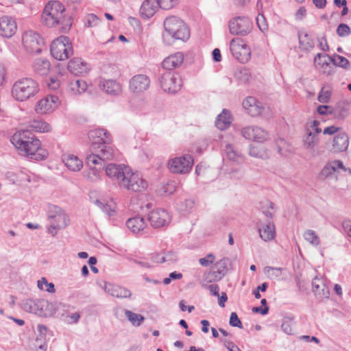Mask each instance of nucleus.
<instances>
[{
  "label": "nucleus",
  "mask_w": 351,
  "mask_h": 351,
  "mask_svg": "<svg viewBox=\"0 0 351 351\" xmlns=\"http://www.w3.org/2000/svg\"><path fill=\"white\" fill-rule=\"evenodd\" d=\"M159 7L157 0H145L140 8L141 15L145 18H150L156 12Z\"/></svg>",
  "instance_id": "nucleus-29"
},
{
  "label": "nucleus",
  "mask_w": 351,
  "mask_h": 351,
  "mask_svg": "<svg viewBox=\"0 0 351 351\" xmlns=\"http://www.w3.org/2000/svg\"><path fill=\"white\" fill-rule=\"evenodd\" d=\"M330 97V93L328 90L322 89L318 95V101L321 103H328Z\"/></svg>",
  "instance_id": "nucleus-60"
},
{
  "label": "nucleus",
  "mask_w": 351,
  "mask_h": 351,
  "mask_svg": "<svg viewBox=\"0 0 351 351\" xmlns=\"http://www.w3.org/2000/svg\"><path fill=\"white\" fill-rule=\"evenodd\" d=\"M23 44L26 51L29 53H39L44 47L42 37L32 30H29L24 33Z\"/></svg>",
  "instance_id": "nucleus-12"
},
{
  "label": "nucleus",
  "mask_w": 351,
  "mask_h": 351,
  "mask_svg": "<svg viewBox=\"0 0 351 351\" xmlns=\"http://www.w3.org/2000/svg\"><path fill=\"white\" fill-rule=\"evenodd\" d=\"M344 232L351 238V221H344L342 223Z\"/></svg>",
  "instance_id": "nucleus-64"
},
{
  "label": "nucleus",
  "mask_w": 351,
  "mask_h": 351,
  "mask_svg": "<svg viewBox=\"0 0 351 351\" xmlns=\"http://www.w3.org/2000/svg\"><path fill=\"white\" fill-rule=\"evenodd\" d=\"M95 204L106 215L109 217L113 216L115 213L114 210H113L111 206L106 203L104 201H101L99 199H97L95 202Z\"/></svg>",
  "instance_id": "nucleus-47"
},
{
  "label": "nucleus",
  "mask_w": 351,
  "mask_h": 351,
  "mask_svg": "<svg viewBox=\"0 0 351 351\" xmlns=\"http://www.w3.org/2000/svg\"><path fill=\"white\" fill-rule=\"evenodd\" d=\"M281 328L282 331L289 335H293L294 333V322L292 318L291 317H285L282 319V323L281 324Z\"/></svg>",
  "instance_id": "nucleus-45"
},
{
  "label": "nucleus",
  "mask_w": 351,
  "mask_h": 351,
  "mask_svg": "<svg viewBox=\"0 0 351 351\" xmlns=\"http://www.w3.org/2000/svg\"><path fill=\"white\" fill-rule=\"evenodd\" d=\"M68 70L75 75H82L89 71V67L86 62L82 60L81 58H75L71 60L68 64Z\"/></svg>",
  "instance_id": "nucleus-22"
},
{
  "label": "nucleus",
  "mask_w": 351,
  "mask_h": 351,
  "mask_svg": "<svg viewBox=\"0 0 351 351\" xmlns=\"http://www.w3.org/2000/svg\"><path fill=\"white\" fill-rule=\"evenodd\" d=\"M229 324L230 326H232L233 327H237L239 328H243L242 323H241L240 319L239 318L237 313H235V312L231 313Z\"/></svg>",
  "instance_id": "nucleus-57"
},
{
  "label": "nucleus",
  "mask_w": 351,
  "mask_h": 351,
  "mask_svg": "<svg viewBox=\"0 0 351 351\" xmlns=\"http://www.w3.org/2000/svg\"><path fill=\"white\" fill-rule=\"evenodd\" d=\"M224 152L226 158L236 164H241L245 160V158L241 152L231 144L226 145Z\"/></svg>",
  "instance_id": "nucleus-26"
},
{
  "label": "nucleus",
  "mask_w": 351,
  "mask_h": 351,
  "mask_svg": "<svg viewBox=\"0 0 351 351\" xmlns=\"http://www.w3.org/2000/svg\"><path fill=\"white\" fill-rule=\"evenodd\" d=\"M165 33L163 40L171 45L172 41L181 40H187L190 37V31L185 23L179 18L171 16L166 18L163 23Z\"/></svg>",
  "instance_id": "nucleus-5"
},
{
  "label": "nucleus",
  "mask_w": 351,
  "mask_h": 351,
  "mask_svg": "<svg viewBox=\"0 0 351 351\" xmlns=\"http://www.w3.org/2000/svg\"><path fill=\"white\" fill-rule=\"evenodd\" d=\"M59 104L60 100L57 96L47 95L37 102L35 110L40 114L50 113L57 108Z\"/></svg>",
  "instance_id": "nucleus-18"
},
{
  "label": "nucleus",
  "mask_w": 351,
  "mask_h": 351,
  "mask_svg": "<svg viewBox=\"0 0 351 351\" xmlns=\"http://www.w3.org/2000/svg\"><path fill=\"white\" fill-rule=\"evenodd\" d=\"M258 226L259 235L263 240L267 241L274 239L276 231L273 222L269 221L262 226H261L259 224H258Z\"/></svg>",
  "instance_id": "nucleus-31"
},
{
  "label": "nucleus",
  "mask_w": 351,
  "mask_h": 351,
  "mask_svg": "<svg viewBox=\"0 0 351 351\" xmlns=\"http://www.w3.org/2000/svg\"><path fill=\"white\" fill-rule=\"evenodd\" d=\"M130 261L138 265L143 268L149 269L154 266L152 263L149 262L148 258H130Z\"/></svg>",
  "instance_id": "nucleus-53"
},
{
  "label": "nucleus",
  "mask_w": 351,
  "mask_h": 351,
  "mask_svg": "<svg viewBox=\"0 0 351 351\" xmlns=\"http://www.w3.org/2000/svg\"><path fill=\"white\" fill-rule=\"evenodd\" d=\"M87 88L86 82L82 79H73L69 82L68 90L73 95L81 94Z\"/></svg>",
  "instance_id": "nucleus-37"
},
{
  "label": "nucleus",
  "mask_w": 351,
  "mask_h": 351,
  "mask_svg": "<svg viewBox=\"0 0 351 351\" xmlns=\"http://www.w3.org/2000/svg\"><path fill=\"white\" fill-rule=\"evenodd\" d=\"M29 128L36 132H48L51 130V126L41 120H34L31 122Z\"/></svg>",
  "instance_id": "nucleus-42"
},
{
  "label": "nucleus",
  "mask_w": 351,
  "mask_h": 351,
  "mask_svg": "<svg viewBox=\"0 0 351 351\" xmlns=\"http://www.w3.org/2000/svg\"><path fill=\"white\" fill-rule=\"evenodd\" d=\"M184 61V54L177 52L166 58L162 62V66L166 71H172L180 66Z\"/></svg>",
  "instance_id": "nucleus-23"
},
{
  "label": "nucleus",
  "mask_w": 351,
  "mask_h": 351,
  "mask_svg": "<svg viewBox=\"0 0 351 351\" xmlns=\"http://www.w3.org/2000/svg\"><path fill=\"white\" fill-rule=\"evenodd\" d=\"M159 7L163 10H169L175 6L178 0H157Z\"/></svg>",
  "instance_id": "nucleus-56"
},
{
  "label": "nucleus",
  "mask_w": 351,
  "mask_h": 351,
  "mask_svg": "<svg viewBox=\"0 0 351 351\" xmlns=\"http://www.w3.org/2000/svg\"><path fill=\"white\" fill-rule=\"evenodd\" d=\"M351 33L350 27L345 23H341L337 29V34L340 37L348 36Z\"/></svg>",
  "instance_id": "nucleus-54"
},
{
  "label": "nucleus",
  "mask_w": 351,
  "mask_h": 351,
  "mask_svg": "<svg viewBox=\"0 0 351 351\" xmlns=\"http://www.w3.org/2000/svg\"><path fill=\"white\" fill-rule=\"evenodd\" d=\"M318 142L319 138L316 136V134H313V131H308L304 138L303 146L306 149L313 150Z\"/></svg>",
  "instance_id": "nucleus-38"
},
{
  "label": "nucleus",
  "mask_w": 351,
  "mask_h": 351,
  "mask_svg": "<svg viewBox=\"0 0 351 351\" xmlns=\"http://www.w3.org/2000/svg\"><path fill=\"white\" fill-rule=\"evenodd\" d=\"M12 143L21 152V154L31 160H41L48 156V152L40 147L39 139L28 130L15 133L11 138Z\"/></svg>",
  "instance_id": "nucleus-2"
},
{
  "label": "nucleus",
  "mask_w": 351,
  "mask_h": 351,
  "mask_svg": "<svg viewBox=\"0 0 351 351\" xmlns=\"http://www.w3.org/2000/svg\"><path fill=\"white\" fill-rule=\"evenodd\" d=\"M228 175L230 179L240 180L243 177L244 171L240 169H234L230 171Z\"/></svg>",
  "instance_id": "nucleus-58"
},
{
  "label": "nucleus",
  "mask_w": 351,
  "mask_h": 351,
  "mask_svg": "<svg viewBox=\"0 0 351 351\" xmlns=\"http://www.w3.org/2000/svg\"><path fill=\"white\" fill-rule=\"evenodd\" d=\"M215 257L213 254H208L206 257L199 259V263L202 266L207 267L215 261Z\"/></svg>",
  "instance_id": "nucleus-59"
},
{
  "label": "nucleus",
  "mask_w": 351,
  "mask_h": 351,
  "mask_svg": "<svg viewBox=\"0 0 351 351\" xmlns=\"http://www.w3.org/2000/svg\"><path fill=\"white\" fill-rule=\"evenodd\" d=\"M319 41V47L321 50L324 51H328L329 50V46L327 43V40L326 36H322V38H318Z\"/></svg>",
  "instance_id": "nucleus-61"
},
{
  "label": "nucleus",
  "mask_w": 351,
  "mask_h": 351,
  "mask_svg": "<svg viewBox=\"0 0 351 351\" xmlns=\"http://www.w3.org/2000/svg\"><path fill=\"white\" fill-rule=\"evenodd\" d=\"M106 176L122 189L131 192H141L147 189V183L138 173L123 164L110 163L105 165Z\"/></svg>",
  "instance_id": "nucleus-1"
},
{
  "label": "nucleus",
  "mask_w": 351,
  "mask_h": 351,
  "mask_svg": "<svg viewBox=\"0 0 351 351\" xmlns=\"http://www.w3.org/2000/svg\"><path fill=\"white\" fill-rule=\"evenodd\" d=\"M125 315L127 319L134 325L140 326L144 320V317L141 314L133 313L129 310H125Z\"/></svg>",
  "instance_id": "nucleus-44"
},
{
  "label": "nucleus",
  "mask_w": 351,
  "mask_h": 351,
  "mask_svg": "<svg viewBox=\"0 0 351 351\" xmlns=\"http://www.w3.org/2000/svg\"><path fill=\"white\" fill-rule=\"evenodd\" d=\"M243 108L252 117H256L262 114L264 106L261 102L258 101L254 97H248L243 101Z\"/></svg>",
  "instance_id": "nucleus-21"
},
{
  "label": "nucleus",
  "mask_w": 351,
  "mask_h": 351,
  "mask_svg": "<svg viewBox=\"0 0 351 351\" xmlns=\"http://www.w3.org/2000/svg\"><path fill=\"white\" fill-rule=\"evenodd\" d=\"M126 225L128 229L134 234L143 232L146 226L144 219L140 216L128 219Z\"/></svg>",
  "instance_id": "nucleus-30"
},
{
  "label": "nucleus",
  "mask_w": 351,
  "mask_h": 351,
  "mask_svg": "<svg viewBox=\"0 0 351 351\" xmlns=\"http://www.w3.org/2000/svg\"><path fill=\"white\" fill-rule=\"evenodd\" d=\"M312 291L314 294L319 298V299L328 298L329 297V289L326 285L324 280L320 283L319 285H313Z\"/></svg>",
  "instance_id": "nucleus-40"
},
{
  "label": "nucleus",
  "mask_w": 351,
  "mask_h": 351,
  "mask_svg": "<svg viewBox=\"0 0 351 351\" xmlns=\"http://www.w3.org/2000/svg\"><path fill=\"white\" fill-rule=\"evenodd\" d=\"M51 56L56 60H64L73 54V47L69 38L66 36H60L54 40L50 46Z\"/></svg>",
  "instance_id": "nucleus-9"
},
{
  "label": "nucleus",
  "mask_w": 351,
  "mask_h": 351,
  "mask_svg": "<svg viewBox=\"0 0 351 351\" xmlns=\"http://www.w3.org/2000/svg\"><path fill=\"white\" fill-rule=\"evenodd\" d=\"M254 136V138H253L254 141L263 142L268 138L269 134L266 130H263V128L258 127V126H255Z\"/></svg>",
  "instance_id": "nucleus-46"
},
{
  "label": "nucleus",
  "mask_w": 351,
  "mask_h": 351,
  "mask_svg": "<svg viewBox=\"0 0 351 351\" xmlns=\"http://www.w3.org/2000/svg\"><path fill=\"white\" fill-rule=\"evenodd\" d=\"M193 165V158L189 154L171 159L168 162L169 170L175 173H189Z\"/></svg>",
  "instance_id": "nucleus-13"
},
{
  "label": "nucleus",
  "mask_w": 351,
  "mask_h": 351,
  "mask_svg": "<svg viewBox=\"0 0 351 351\" xmlns=\"http://www.w3.org/2000/svg\"><path fill=\"white\" fill-rule=\"evenodd\" d=\"M48 220L50 225L48 232L53 236L57 234V230L65 228L69 223L70 219L65 212L59 206H53L48 212Z\"/></svg>",
  "instance_id": "nucleus-8"
},
{
  "label": "nucleus",
  "mask_w": 351,
  "mask_h": 351,
  "mask_svg": "<svg viewBox=\"0 0 351 351\" xmlns=\"http://www.w3.org/2000/svg\"><path fill=\"white\" fill-rule=\"evenodd\" d=\"M330 57L327 54H323V53H317L315 58H314V63L317 66H320L321 68L324 69V73H326L327 75H330L331 73L330 71H326L327 68L330 69V64L328 61L325 59L326 58Z\"/></svg>",
  "instance_id": "nucleus-39"
},
{
  "label": "nucleus",
  "mask_w": 351,
  "mask_h": 351,
  "mask_svg": "<svg viewBox=\"0 0 351 351\" xmlns=\"http://www.w3.org/2000/svg\"><path fill=\"white\" fill-rule=\"evenodd\" d=\"M88 138L92 142L93 149H98L96 154L89 156H97V162L105 167L106 160H111L114 155V150L110 146L112 137L110 134L104 128L92 130L88 134Z\"/></svg>",
  "instance_id": "nucleus-4"
},
{
  "label": "nucleus",
  "mask_w": 351,
  "mask_h": 351,
  "mask_svg": "<svg viewBox=\"0 0 351 351\" xmlns=\"http://www.w3.org/2000/svg\"><path fill=\"white\" fill-rule=\"evenodd\" d=\"M228 27L231 34L243 36L250 33L253 23L247 16H237L230 20Z\"/></svg>",
  "instance_id": "nucleus-10"
},
{
  "label": "nucleus",
  "mask_w": 351,
  "mask_h": 351,
  "mask_svg": "<svg viewBox=\"0 0 351 351\" xmlns=\"http://www.w3.org/2000/svg\"><path fill=\"white\" fill-rule=\"evenodd\" d=\"M39 91L38 83L30 77H23L12 85V97L18 101H25L34 97Z\"/></svg>",
  "instance_id": "nucleus-6"
},
{
  "label": "nucleus",
  "mask_w": 351,
  "mask_h": 351,
  "mask_svg": "<svg viewBox=\"0 0 351 351\" xmlns=\"http://www.w3.org/2000/svg\"><path fill=\"white\" fill-rule=\"evenodd\" d=\"M317 112L322 115L330 114L331 106L327 105L319 106L317 109Z\"/></svg>",
  "instance_id": "nucleus-62"
},
{
  "label": "nucleus",
  "mask_w": 351,
  "mask_h": 351,
  "mask_svg": "<svg viewBox=\"0 0 351 351\" xmlns=\"http://www.w3.org/2000/svg\"><path fill=\"white\" fill-rule=\"evenodd\" d=\"M223 344L229 351H241L240 348L235 346L232 341L226 340L224 341Z\"/></svg>",
  "instance_id": "nucleus-63"
},
{
  "label": "nucleus",
  "mask_w": 351,
  "mask_h": 351,
  "mask_svg": "<svg viewBox=\"0 0 351 351\" xmlns=\"http://www.w3.org/2000/svg\"><path fill=\"white\" fill-rule=\"evenodd\" d=\"M349 110V104L347 102L339 101L334 107L331 106L330 114L337 119L342 120L348 115Z\"/></svg>",
  "instance_id": "nucleus-27"
},
{
  "label": "nucleus",
  "mask_w": 351,
  "mask_h": 351,
  "mask_svg": "<svg viewBox=\"0 0 351 351\" xmlns=\"http://www.w3.org/2000/svg\"><path fill=\"white\" fill-rule=\"evenodd\" d=\"M16 24L14 20L8 16L0 18V36L5 38H11L16 31Z\"/></svg>",
  "instance_id": "nucleus-20"
},
{
  "label": "nucleus",
  "mask_w": 351,
  "mask_h": 351,
  "mask_svg": "<svg viewBox=\"0 0 351 351\" xmlns=\"http://www.w3.org/2000/svg\"><path fill=\"white\" fill-rule=\"evenodd\" d=\"M158 82L162 90L169 94L179 92L183 84L180 75L173 71H164L159 75Z\"/></svg>",
  "instance_id": "nucleus-7"
},
{
  "label": "nucleus",
  "mask_w": 351,
  "mask_h": 351,
  "mask_svg": "<svg viewBox=\"0 0 351 351\" xmlns=\"http://www.w3.org/2000/svg\"><path fill=\"white\" fill-rule=\"evenodd\" d=\"M50 62L47 59L37 58L34 60L32 68L34 71L39 75H46L50 70Z\"/></svg>",
  "instance_id": "nucleus-34"
},
{
  "label": "nucleus",
  "mask_w": 351,
  "mask_h": 351,
  "mask_svg": "<svg viewBox=\"0 0 351 351\" xmlns=\"http://www.w3.org/2000/svg\"><path fill=\"white\" fill-rule=\"evenodd\" d=\"M62 161L66 167L73 171H80L83 167L82 161L77 156L72 154L64 155Z\"/></svg>",
  "instance_id": "nucleus-33"
},
{
  "label": "nucleus",
  "mask_w": 351,
  "mask_h": 351,
  "mask_svg": "<svg viewBox=\"0 0 351 351\" xmlns=\"http://www.w3.org/2000/svg\"><path fill=\"white\" fill-rule=\"evenodd\" d=\"M149 77L144 74L134 75L129 82V88L135 94H141L147 90L150 86Z\"/></svg>",
  "instance_id": "nucleus-16"
},
{
  "label": "nucleus",
  "mask_w": 351,
  "mask_h": 351,
  "mask_svg": "<svg viewBox=\"0 0 351 351\" xmlns=\"http://www.w3.org/2000/svg\"><path fill=\"white\" fill-rule=\"evenodd\" d=\"M228 263L229 259L228 258H223L217 261L212 269L206 275V279L210 282L220 280L228 271Z\"/></svg>",
  "instance_id": "nucleus-17"
},
{
  "label": "nucleus",
  "mask_w": 351,
  "mask_h": 351,
  "mask_svg": "<svg viewBox=\"0 0 351 351\" xmlns=\"http://www.w3.org/2000/svg\"><path fill=\"white\" fill-rule=\"evenodd\" d=\"M104 289L110 295L118 298H128L132 295L129 289L117 285H106Z\"/></svg>",
  "instance_id": "nucleus-28"
},
{
  "label": "nucleus",
  "mask_w": 351,
  "mask_h": 351,
  "mask_svg": "<svg viewBox=\"0 0 351 351\" xmlns=\"http://www.w3.org/2000/svg\"><path fill=\"white\" fill-rule=\"evenodd\" d=\"M42 21L49 27L59 25L62 32H68L72 25L71 16L66 14L64 5L58 1H51L46 4Z\"/></svg>",
  "instance_id": "nucleus-3"
},
{
  "label": "nucleus",
  "mask_w": 351,
  "mask_h": 351,
  "mask_svg": "<svg viewBox=\"0 0 351 351\" xmlns=\"http://www.w3.org/2000/svg\"><path fill=\"white\" fill-rule=\"evenodd\" d=\"M162 262L167 263L168 264H172L176 262L178 260L177 255L172 251L167 252L162 258H161Z\"/></svg>",
  "instance_id": "nucleus-55"
},
{
  "label": "nucleus",
  "mask_w": 351,
  "mask_h": 351,
  "mask_svg": "<svg viewBox=\"0 0 351 351\" xmlns=\"http://www.w3.org/2000/svg\"><path fill=\"white\" fill-rule=\"evenodd\" d=\"M21 308L26 312L33 313L39 315H47V308L52 304L44 299H26L21 302Z\"/></svg>",
  "instance_id": "nucleus-14"
},
{
  "label": "nucleus",
  "mask_w": 351,
  "mask_h": 351,
  "mask_svg": "<svg viewBox=\"0 0 351 351\" xmlns=\"http://www.w3.org/2000/svg\"><path fill=\"white\" fill-rule=\"evenodd\" d=\"M99 22V19L94 14H88L84 19L85 26L88 27H95Z\"/></svg>",
  "instance_id": "nucleus-49"
},
{
  "label": "nucleus",
  "mask_w": 351,
  "mask_h": 351,
  "mask_svg": "<svg viewBox=\"0 0 351 351\" xmlns=\"http://www.w3.org/2000/svg\"><path fill=\"white\" fill-rule=\"evenodd\" d=\"M100 87L106 93L112 95H117L121 92V86L120 84L113 80H108L101 82Z\"/></svg>",
  "instance_id": "nucleus-32"
},
{
  "label": "nucleus",
  "mask_w": 351,
  "mask_h": 351,
  "mask_svg": "<svg viewBox=\"0 0 351 351\" xmlns=\"http://www.w3.org/2000/svg\"><path fill=\"white\" fill-rule=\"evenodd\" d=\"M304 237L313 245H318L319 244V239L313 230H308L305 231Z\"/></svg>",
  "instance_id": "nucleus-48"
},
{
  "label": "nucleus",
  "mask_w": 351,
  "mask_h": 351,
  "mask_svg": "<svg viewBox=\"0 0 351 351\" xmlns=\"http://www.w3.org/2000/svg\"><path fill=\"white\" fill-rule=\"evenodd\" d=\"M255 126H246L241 130V134L245 139L253 141Z\"/></svg>",
  "instance_id": "nucleus-50"
},
{
  "label": "nucleus",
  "mask_w": 351,
  "mask_h": 351,
  "mask_svg": "<svg viewBox=\"0 0 351 351\" xmlns=\"http://www.w3.org/2000/svg\"><path fill=\"white\" fill-rule=\"evenodd\" d=\"M148 220L152 227L159 228L167 226L170 223L171 217L165 209H156L150 212Z\"/></svg>",
  "instance_id": "nucleus-19"
},
{
  "label": "nucleus",
  "mask_w": 351,
  "mask_h": 351,
  "mask_svg": "<svg viewBox=\"0 0 351 351\" xmlns=\"http://www.w3.org/2000/svg\"><path fill=\"white\" fill-rule=\"evenodd\" d=\"M300 48L303 51H310L314 47V41L311 36L303 31L298 33Z\"/></svg>",
  "instance_id": "nucleus-35"
},
{
  "label": "nucleus",
  "mask_w": 351,
  "mask_h": 351,
  "mask_svg": "<svg viewBox=\"0 0 351 351\" xmlns=\"http://www.w3.org/2000/svg\"><path fill=\"white\" fill-rule=\"evenodd\" d=\"M260 210L268 218H272L274 212L271 210H274V204L268 200L264 199L260 202Z\"/></svg>",
  "instance_id": "nucleus-43"
},
{
  "label": "nucleus",
  "mask_w": 351,
  "mask_h": 351,
  "mask_svg": "<svg viewBox=\"0 0 351 351\" xmlns=\"http://www.w3.org/2000/svg\"><path fill=\"white\" fill-rule=\"evenodd\" d=\"M339 169L346 171V168L343 162L339 160H334L326 164L322 169L319 173L320 178H326L336 172H339Z\"/></svg>",
  "instance_id": "nucleus-25"
},
{
  "label": "nucleus",
  "mask_w": 351,
  "mask_h": 351,
  "mask_svg": "<svg viewBox=\"0 0 351 351\" xmlns=\"http://www.w3.org/2000/svg\"><path fill=\"white\" fill-rule=\"evenodd\" d=\"M256 24L262 32H265L268 30V25L265 17L263 14H258L256 16Z\"/></svg>",
  "instance_id": "nucleus-52"
},
{
  "label": "nucleus",
  "mask_w": 351,
  "mask_h": 351,
  "mask_svg": "<svg viewBox=\"0 0 351 351\" xmlns=\"http://www.w3.org/2000/svg\"><path fill=\"white\" fill-rule=\"evenodd\" d=\"M231 123L232 119L230 117V111L226 109H223L221 113L217 116L215 121V125L218 129L223 130L229 127Z\"/></svg>",
  "instance_id": "nucleus-36"
},
{
  "label": "nucleus",
  "mask_w": 351,
  "mask_h": 351,
  "mask_svg": "<svg viewBox=\"0 0 351 351\" xmlns=\"http://www.w3.org/2000/svg\"><path fill=\"white\" fill-rule=\"evenodd\" d=\"M230 50L234 58L241 63H246L250 59V49L241 38H233L230 41Z\"/></svg>",
  "instance_id": "nucleus-11"
},
{
  "label": "nucleus",
  "mask_w": 351,
  "mask_h": 351,
  "mask_svg": "<svg viewBox=\"0 0 351 351\" xmlns=\"http://www.w3.org/2000/svg\"><path fill=\"white\" fill-rule=\"evenodd\" d=\"M349 145V138L344 132H338L333 138L332 150L335 152L346 151Z\"/></svg>",
  "instance_id": "nucleus-24"
},
{
  "label": "nucleus",
  "mask_w": 351,
  "mask_h": 351,
  "mask_svg": "<svg viewBox=\"0 0 351 351\" xmlns=\"http://www.w3.org/2000/svg\"><path fill=\"white\" fill-rule=\"evenodd\" d=\"M251 77V74L249 70L246 68H243L239 71V72L237 74V77L240 81V82L245 84L247 83Z\"/></svg>",
  "instance_id": "nucleus-51"
},
{
  "label": "nucleus",
  "mask_w": 351,
  "mask_h": 351,
  "mask_svg": "<svg viewBox=\"0 0 351 351\" xmlns=\"http://www.w3.org/2000/svg\"><path fill=\"white\" fill-rule=\"evenodd\" d=\"M329 60L336 66L345 69L350 68V64L348 60L338 54H334L332 57H328Z\"/></svg>",
  "instance_id": "nucleus-41"
},
{
  "label": "nucleus",
  "mask_w": 351,
  "mask_h": 351,
  "mask_svg": "<svg viewBox=\"0 0 351 351\" xmlns=\"http://www.w3.org/2000/svg\"><path fill=\"white\" fill-rule=\"evenodd\" d=\"M97 158L94 156H87L86 164L89 169L84 172V176L91 182H97L100 179L101 173L104 166L97 162Z\"/></svg>",
  "instance_id": "nucleus-15"
}]
</instances>
